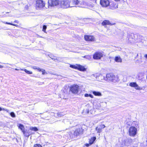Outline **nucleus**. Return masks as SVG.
<instances>
[{
    "label": "nucleus",
    "instance_id": "9",
    "mask_svg": "<svg viewBox=\"0 0 147 147\" xmlns=\"http://www.w3.org/2000/svg\"><path fill=\"white\" fill-rule=\"evenodd\" d=\"M100 3L102 7H107L109 5L110 3L108 0H100Z\"/></svg>",
    "mask_w": 147,
    "mask_h": 147
},
{
    "label": "nucleus",
    "instance_id": "52",
    "mask_svg": "<svg viewBox=\"0 0 147 147\" xmlns=\"http://www.w3.org/2000/svg\"><path fill=\"white\" fill-rule=\"evenodd\" d=\"M6 13H9V12H7Z\"/></svg>",
    "mask_w": 147,
    "mask_h": 147
},
{
    "label": "nucleus",
    "instance_id": "17",
    "mask_svg": "<svg viewBox=\"0 0 147 147\" xmlns=\"http://www.w3.org/2000/svg\"><path fill=\"white\" fill-rule=\"evenodd\" d=\"M77 69L80 71H84L86 70V68L83 66L80 65H77Z\"/></svg>",
    "mask_w": 147,
    "mask_h": 147
},
{
    "label": "nucleus",
    "instance_id": "34",
    "mask_svg": "<svg viewBox=\"0 0 147 147\" xmlns=\"http://www.w3.org/2000/svg\"><path fill=\"white\" fill-rule=\"evenodd\" d=\"M10 115L11 116L13 117H16L15 114L13 112H11L10 113Z\"/></svg>",
    "mask_w": 147,
    "mask_h": 147
},
{
    "label": "nucleus",
    "instance_id": "13",
    "mask_svg": "<svg viewBox=\"0 0 147 147\" xmlns=\"http://www.w3.org/2000/svg\"><path fill=\"white\" fill-rule=\"evenodd\" d=\"M129 86L135 88L137 90H141L142 88H140L136 82H133L129 84Z\"/></svg>",
    "mask_w": 147,
    "mask_h": 147
},
{
    "label": "nucleus",
    "instance_id": "51",
    "mask_svg": "<svg viewBox=\"0 0 147 147\" xmlns=\"http://www.w3.org/2000/svg\"><path fill=\"white\" fill-rule=\"evenodd\" d=\"M131 38L132 39H133L134 38V37H132L131 38V37L130 38Z\"/></svg>",
    "mask_w": 147,
    "mask_h": 147
},
{
    "label": "nucleus",
    "instance_id": "3",
    "mask_svg": "<svg viewBox=\"0 0 147 147\" xmlns=\"http://www.w3.org/2000/svg\"><path fill=\"white\" fill-rule=\"evenodd\" d=\"M36 7L37 9H41L45 6L44 3L42 0H35Z\"/></svg>",
    "mask_w": 147,
    "mask_h": 147
},
{
    "label": "nucleus",
    "instance_id": "47",
    "mask_svg": "<svg viewBox=\"0 0 147 147\" xmlns=\"http://www.w3.org/2000/svg\"><path fill=\"white\" fill-rule=\"evenodd\" d=\"M145 57L147 59V54H146L145 55Z\"/></svg>",
    "mask_w": 147,
    "mask_h": 147
},
{
    "label": "nucleus",
    "instance_id": "12",
    "mask_svg": "<svg viewBox=\"0 0 147 147\" xmlns=\"http://www.w3.org/2000/svg\"><path fill=\"white\" fill-rule=\"evenodd\" d=\"M105 126L103 124H101L97 127L96 130L97 131V133H100L102 131V129L105 127Z\"/></svg>",
    "mask_w": 147,
    "mask_h": 147
},
{
    "label": "nucleus",
    "instance_id": "31",
    "mask_svg": "<svg viewBox=\"0 0 147 147\" xmlns=\"http://www.w3.org/2000/svg\"><path fill=\"white\" fill-rule=\"evenodd\" d=\"M47 26L45 25H44L43 26L42 31L45 33H46V30L47 29Z\"/></svg>",
    "mask_w": 147,
    "mask_h": 147
},
{
    "label": "nucleus",
    "instance_id": "42",
    "mask_svg": "<svg viewBox=\"0 0 147 147\" xmlns=\"http://www.w3.org/2000/svg\"><path fill=\"white\" fill-rule=\"evenodd\" d=\"M14 23H17V24H18L19 23V21L18 20H15L14 22Z\"/></svg>",
    "mask_w": 147,
    "mask_h": 147
},
{
    "label": "nucleus",
    "instance_id": "26",
    "mask_svg": "<svg viewBox=\"0 0 147 147\" xmlns=\"http://www.w3.org/2000/svg\"><path fill=\"white\" fill-rule=\"evenodd\" d=\"M129 142V140L128 139H126L124 140V144L126 146H128L129 143H128Z\"/></svg>",
    "mask_w": 147,
    "mask_h": 147
},
{
    "label": "nucleus",
    "instance_id": "4",
    "mask_svg": "<svg viewBox=\"0 0 147 147\" xmlns=\"http://www.w3.org/2000/svg\"><path fill=\"white\" fill-rule=\"evenodd\" d=\"M137 129L133 126L130 127L129 130V134L131 136H134L137 134Z\"/></svg>",
    "mask_w": 147,
    "mask_h": 147
},
{
    "label": "nucleus",
    "instance_id": "15",
    "mask_svg": "<svg viewBox=\"0 0 147 147\" xmlns=\"http://www.w3.org/2000/svg\"><path fill=\"white\" fill-rule=\"evenodd\" d=\"M115 24V23H114L113 24H111V23L109 21L107 20H105L104 21H103L102 23V24L103 26H105V25H114Z\"/></svg>",
    "mask_w": 147,
    "mask_h": 147
},
{
    "label": "nucleus",
    "instance_id": "35",
    "mask_svg": "<svg viewBox=\"0 0 147 147\" xmlns=\"http://www.w3.org/2000/svg\"><path fill=\"white\" fill-rule=\"evenodd\" d=\"M33 147H42V146L39 144H35L34 145Z\"/></svg>",
    "mask_w": 147,
    "mask_h": 147
},
{
    "label": "nucleus",
    "instance_id": "53",
    "mask_svg": "<svg viewBox=\"0 0 147 147\" xmlns=\"http://www.w3.org/2000/svg\"><path fill=\"white\" fill-rule=\"evenodd\" d=\"M138 54H137V56H138Z\"/></svg>",
    "mask_w": 147,
    "mask_h": 147
},
{
    "label": "nucleus",
    "instance_id": "28",
    "mask_svg": "<svg viewBox=\"0 0 147 147\" xmlns=\"http://www.w3.org/2000/svg\"><path fill=\"white\" fill-rule=\"evenodd\" d=\"M67 88H68L67 87H65L63 88V91L64 93L66 94L67 93Z\"/></svg>",
    "mask_w": 147,
    "mask_h": 147
},
{
    "label": "nucleus",
    "instance_id": "25",
    "mask_svg": "<svg viewBox=\"0 0 147 147\" xmlns=\"http://www.w3.org/2000/svg\"><path fill=\"white\" fill-rule=\"evenodd\" d=\"M20 70H21L25 71L26 73L28 74H32V72L28 71L26 69H21Z\"/></svg>",
    "mask_w": 147,
    "mask_h": 147
},
{
    "label": "nucleus",
    "instance_id": "24",
    "mask_svg": "<svg viewBox=\"0 0 147 147\" xmlns=\"http://www.w3.org/2000/svg\"><path fill=\"white\" fill-rule=\"evenodd\" d=\"M19 128H20L21 130L23 132V131H24V127L23 125L22 124H20L19 125Z\"/></svg>",
    "mask_w": 147,
    "mask_h": 147
},
{
    "label": "nucleus",
    "instance_id": "44",
    "mask_svg": "<svg viewBox=\"0 0 147 147\" xmlns=\"http://www.w3.org/2000/svg\"><path fill=\"white\" fill-rule=\"evenodd\" d=\"M86 146H87V147H88V146H89V144H86Z\"/></svg>",
    "mask_w": 147,
    "mask_h": 147
},
{
    "label": "nucleus",
    "instance_id": "19",
    "mask_svg": "<svg viewBox=\"0 0 147 147\" xmlns=\"http://www.w3.org/2000/svg\"><path fill=\"white\" fill-rule=\"evenodd\" d=\"M92 93L96 96H102V94L101 92H97L96 91H93L92 92Z\"/></svg>",
    "mask_w": 147,
    "mask_h": 147
},
{
    "label": "nucleus",
    "instance_id": "7",
    "mask_svg": "<svg viewBox=\"0 0 147 147\" xmlns=\"http://www.w3.org/2000/svg\"><path fill=\"white\" fill-rule=\"evenodd\" d=\"M81 129L80 128H78L76 129L75 131H72L71 132L72 135H70L72 138L75 137V136H78L80 134H81L82 132Z\"/></svg>",
    "mask_w": 147,
    "mask_h": 147
},
{
    "label": "nucleus",
    "instance_id": "41",
    "mask_svg": "<svg viewBox=\"0 0 147 147\" xmlns=\"http://www.w3.org/2000/svg\"><path fill=\"white\" fill-rule=\"evenodd\" d=\"M89 96L90 97L92 98H94V96L92 95L91 94H90Z\"/></svg>",
    "mask_w": 147,
    "mask_h": 147
},
{
    "label": "nucleus",
    "instance_id": "36",
    "mask_svg": "<svg viewBox=\"0 0 147 147\" xmlns=\"http://www.w3.org/2000/svg\"><path fill=\"white\" fill-rule=\"evenodd\" d=\"M70 67H71L74 68V69H77V65H70Z\"/></svg>",
    "mask_w": 147,
    "mask_h": 147
},
{
    "label": "nucleus",
    "instance_id": "49",
    "mask_svg": "<svg viewBox=\"0 0 147 147\" xmlns=\"http://www.w3.org/2000/svg\"><path fill=\"white\" fill-rule=\"evenodd\" d=\"M115 0L116 1H119L120 0Z\"/></svg>",
    "mask_w": 147,
    "mask_h": 147
},
{
    "label": "nucleus",
    "instance_id": "21",
    "mask_svg": "<svg viewBox=\"0 0 147 147\" xmlns=\"http://www.w3.org/2000/svg\"><path fill=\"white\" fill-rule=\"evenodd\" d=\"M23 133L24 136L27 137H28L31 134L30 132H26L25 131H23Z\"/></svg>",
    "mask_w": 147,
    "mask_h": 147
},
{
    "label": "nucleus",
    "instance_id": "50",
    "mask_svg": "<svg viewBox=\"0 0 147 147\" xmlns=\"http://www.w3.org/2000/svg\"><path fill=\"white\" fill-rule=\"evenodd\" d=\"M87 112V113H89V111L88 110Z\"/></svg>",
    "mask_w": 147,
    "mask_h": 147
},
{
    "label": "nucleus",
    "instance_id": "40",
    "mask_svg": "<svg viewBox=\"0 0 147 147\" xmlns=\"http://www.w3.org/2000/svg\"><path fill=\"white\" fill-rule=\"evenodd\" d=\"M3 110L5 111H7V112H8V111H9V110L8 109H4V108H3Z\"/></svg>",
    "mask_w": 147,
    "mask_h": 147
},
{
    "label": "nucleus",
    "instance_id": "16",
    "mask_svg": "<svg viewBox=\"0 0 147 147\" xmlns=\"http://www.w3.org/2000/svg\"><path fill=\"white\" fill-rule=\"evenodd\" d=\"M112 80L111 81H112L114 82H116L119 81L118 77L117 76H115L113 74V76H112Z\"/></svg>",
    "mask_w": 147,
    "mask_h": 147
},
{
    "label": "nucleus",
    "instance_id": "38",
    "mask_svg": "<svg viewBox=\"0 0 147 147\" xmlns=\"http://www.w3.org/2000/svg\"><path fill=\"white\" fill-rule=\"evenodd\" d=\"M90 94H86L84 95V96L85 97H88V96H89Z\"/></svg>",
    "mask_w": 147,
    "mask_h": 147
},
{
    "label": "nucleus",
    "instance_id": "5",
    "mask_svg": "<svg viewBox=\"0 0 147 147\" xmlns=\"http://www.w3.org/2000/svg\"><path fill=\"white\" fill-rule=\"evenodd\" d=\"M59 0H49L48 3L49 5L51 6H57L59 7Z\"/></svg>",
    "mask_w": 147,
    "mask_h": 147
},
{
    "label": "nucleus",
    "instance_id": "14",
    "mask_svg": "<svg viewBox=\"0 0 147 147\" xmlns=\"http://www.w3.org/2000/svg\"><path fill=\"white\" fill-rule=\"evenodd\" d=\"M113 76V74L111 73L107 74L106 75L105 80L107 81H111Z\"/></svg>",
    "mask_w": 147,
    "mask_h": 147
},
{
    "label": "nucleus",
    "instance_id": "22",
    "mask_svg": "<svg viewBox=\"0 0 147 147\" xmlns=\"http://www.w3.org/2000/svg\"><path fill=\"white\" fill-rule=\"evenodd\" d=\"M2 22L4 24H7L11 25H12L13 26H15L16 27H18V25L16 24H12L11 23H9V22Z\"/></svg>",
    "mask_w": 147,
    "mask_h": 147
},
{
    "label": "nucleus",
    "instance_id": "18",
    "mask_svg": "<svg viewBox=\"0 0 147 147\" xmlns=\"http://www.w3.org/2000/svg\"><path fill=\"white\" fill-rule=\"evenodd\" d=\"M115 60L117 62H122V59L120 57L116 56L115 58Z\"/></svg>",
    "mask_w": 147,
    "mask_h": 147
},
{
    "label": "nucleus",
    "instance_id": "1",
    "mask_svg": "<svg viewBox=\"0 0 147 147\" xmlns=\"http://www.w3.org/2000/svg\"><path fill=\"white\" fill-rule=\"evenodd\" d=\"M59 7L64 8L71 7V2L70 0H61L59 2Z\"/></svg>",
    "mask_w": 147,
    "mask_h": 147
},
{
    "label": "nucleus",
    "instance_id": "29",
    "mask_svg": "<svg viewBox=\"0 0 147 147\" xmlns=\"http://www.w3.org/2000/svg\"><path fill=\"white\" fill-rule=\"evenodd\" d=\"M113 6L112 7V8H111L112 9H116L118 7V4H113Z\"/></svg>",
    "mask_w": 147,
    "mask_h": 147
},
{
    "label": "nucleus",
    "instance_id": "23",
    "mask_svg": "<svg viewBox=\"0 0 147 147\" xmlns=\"http://www.w3.org/2000/svg\"><path fill=\"white\" fill-rule=\"evenodd\" d=\"M48 56H49V57H50L53 60H54V61H55L56 60H58L59 59V58H58V59H57V58L55 59L54 57V56H53L51 54H49L48 55Z\"/></svg>",
    "mask_w": 147,
    "mask_h": 147
},
{
    "label": "nucleus",
    "instance_id": "2",
    "mask_svg": "<svg viewBox=\"0 0 147 147\" xmlns=\"http://www.w3.org/2000/svg\"><path fill=\"white\" fill-rule=\"evenodd\" d=\"M84 4V2L82 0H73L71 2V6L72 7L75 5L79 7H82Z\"/></svg>",
    "mask_w": 147,
    "mask_h": 147
},
{
    "label": "nucleus",
    "instance_id": "39",
    "mask_svg": "<svg viewBox=\"0 0 147 147\" xmlns=\"http://www.w3.org/2000/svg\"><path fill=\"white\" fill-rule=\"evenodd\" d=\"M138 37V38H141V39H143V38H144L143 37L140 35H139Z\"/></svg>",
    "mask_w": 147,
    "mask_h": 147
},
{
    "label": "nucleus",
    "instance_id": "43",
    "mask_svg": "<svg viewBox=\"0 0 147 147\" xmlns=\"http://www.w3.org/2000/svg\"><path fill=\"white\" fill-rule=\"evenodd\" d=\"M21 69V68H20V69H17V68H16V69H15V70H17V71H18V70H20Z\"/></svg>",
    "mask_w": 147,
    "mask_h": 147
},
{
    "label": "nucleus",
    "instance_id": "30",
    "mask_svg": "<svg viewBox=\"0 0 147 147\" xmlns=\"http://www.w3.org/2000/svg\"><path fill=\"white\" fill-rule=\"evenodd\" d=\"M32 68L35 70H37L39 71H41V69L39 68V67H37L36 66H34L32 67Z\"/></svg>",
    "mask_w": 147,
    "mask_h": 147
},
{
    "label": "nucleus",
    "instance_id": "8",
    "mask_svg": "<svg viewBox=\"0 0 147 147\" xmlns=\"http://www.w3.org/2000/svg\"><path fill=\"white\" fill-rule=\"evenodd\" d=\"M103 54L100 52H96L93 55V58L94 59H100L103 57Z\"/></svg>",
    "mask_w": 147,
    "mask_h": 147
},
{
    "label": "nucleus",
    "instance_id": "20",
    "mask_svg": "<svg viewBox=\"0 0 147 147\" xmlns=\"http://www.w3.org/2000/svg\"><path fill=\"white\" fill-rule=\"evenodd\" d=\"M96 139V137H94L91 138L89 141V143L90 144H92L95 141Z\"/></svg>",
    "mask_w": 147,
    "mask_h": 147
},
{
    "label": "nucleus",
    "instance_id": "10",
    "mask_svg": "<svg viewBox=\"0 0 147 147\" xmlns=\"http://www.w3.org/2000/svg\"><path fill=\"white\" fill-rule=\"evenodd\" d=\"M79 86L77 85H74L71 86L70 90L74 93H77L78 92V90Z\"/></svg>",
    "mask_w": 147,
    "mask_h": 147
},
{
    "label": "nucleus",
    "instance_id": "33",
    "mask_svg": "<svg viewBox=\"0 0 147 147\" xmlns=\"http://www.w3.org/2000/svg\"><path fill=\"white\" fill-rule=\"evenodd\" d=\"M41 70L40 71H42V75H45V74H47V73L46 72L45 70L43 69H41Z\"/></svg>",
    "mask_w": 147,
    "mask_h": 147
},
{
    "label": "nucleus",
    "instance_id": "46",
    "mask_svg": "<svg viewBox=\"0 0 147 147\" xmlns=\"http://www.w3.org/2000/svg\"><path fill=\"white\" fill-rule=\"evenodd\" d=\"M3 66L1 65H0V68H3Z\"/></svg>",
    "mask_w": 147,
    "mask_h": 147
},
{
    "label": "nucleus",
    "instance_id": "11",
    "mask_svg": "<svg viewBox=\"0 0 147 147\" xmlns=\"http://www.w3.org/2000/svg\"><path fill=\"white\" fill-rule=\"evenodd\" d=\"M84 38L86 40L93 41L95 40L94 37L92 36L85 35Z\"/></svg>",
    "mask_w": 147,
    "mask_h": 147
},
{
    "label": "nucleus",
    "instance_id": "48",
    "mask_svg": "<svg viewBox=\"0 0 147 147\" xmlns=\"http://www.w3.org/2000/svg\"><path fill=\"white\" fill-rule=\"evenodd\" d=\"M3 109H2L0 107V111H1L2 110H3Z\"/></svg>",
    "mask_w": 147,
    "mask_h": 147
},
{
    "label": "nucleus",
    "instance_id": "37",
    "mask_svg": "<svg viewBox=\"0 0 147 147\" xmlns=\"http://www.w3.org/2000/svg\"><path fill=\"white\" fill-rule=\"evenodd\" d=\"M57 115L59 117H61L63 116V115L61 113H58Z\"/></svg>",
    "mask_w": 147,
    "mask_h": 147
},
{
    "label": "nucleus",
    "instance_id": "6",
    "mask_svg": "<svg viewBox=\"0 0 147 147\" xmlns=\"http://www.w3.org/2000/svg\"><path fill=\"white\" fill-rule=\"evenodd\" d=\"M91 77L92 78L95 77L97 80L100 81H102L103 80H105V78L101 74L98 73L93 74L91 76Z\"/></svg>",
    "mask_w": 147,
    "mask_h": 147
},
{
    "label": "nucleus",
    "instance_id": "45",
    "mask_svg": "<svg viewBox=\"0 0 147 147\" xmlns=\"http://www.w3.org/2000/svg\"><path fill=\"white\" fill-rule=\"evenodd\" d=\"M131 36H134V34H131Z\"/></svg>",
    "mask_w": 147,
    "mask_h": 147
},
{
    "label": "nucleus",
    "instance_id": "27",
    "mask_svg": "<svg viewBox=\"0 0 147 147\" xmlns=\"http://www.w3.org/2000/svg\"><path fill=\"white\" fill-rule=\"evenodd\" d=\"M30 129L31 130H33L35 131H37L38 130V128L36 127H30Z\"/></svg>",
    "mask_w": 147,
    "mask_h": 147
},
{
    "label": "nucleus",
    "instance_id": "32",
    "mask_svg": "<svg viewBox=\"0 0 147 147\" xmlns=\"http://www.w3.org/2000/svg\"><path fill=\"white\" fill-rule=\"evenodd\" d=\"M83 57L88 59H90L91 58V57L89 55H85Z\"/></svg>",
    "mask_w": 147,
    "mask_h": 147
}]
</instances>
